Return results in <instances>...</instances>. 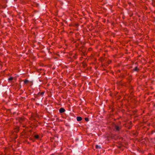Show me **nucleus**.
<instances>
[{"instance_id":"f257e3e1","label":"nucleus","mask_w":155,"mask_h":155,"mask_svg":"<svg viewBox=\"0 0 155 155\" xmlns=\"http://www.w3.org/2000/svg\"><path fill=\"white\" fill-rule=\"evenodd\" d=\"M115 129L117 131H119L120 129L121 128V127L120 126H118L116 124H115L114 126Z\"/></svg>"},{"instance_id":"f03ea898","label":"nucleus","mask_w":155,"mask_h":155,"mask_svg":"<svg viewBox=\"0 0 155 155\" xmlns=\"http://www.w3.org/2000/svg\"><path fill=\"white\" fill-rule=\"evenodd\" d=\"M65 111V110L63 108H61L59 110V111L60 113H62L64 112Z\"/></svg>"},{"instance_id":"7ed1b4c3","label":"nucleus","mask_w":155,"mask_h":155,"mask_svg":"<svg viewBox=\"0 0 155 155\" xmlns=\"http://www.w3.org/2000/svg\"><path fill=\"white\" fill-rule=\"evenodd\" d=\"M76 119H77V120L78 121H81L82 119L81 117H80V116L77 117Z\"/></svg>"},{"instance_id":"20e7f679","label":"nucleus","mask_w":155,"mask_h":155,"mask_svg":"<svg viewBox=\"0 0 155 155\" xmlns=\"http://www.w3.org/2000/svg\"><path fill=\"white\" fill-rule=\"evenodd\" d=\"M96 148L97 149H101V146L100 145H96Z\"/></svg>"},{"instance_id":"39448f33","label":"nucleus","mask_w":155,"mask_h":155,"mask_svg":"<svg viewBox=\"0 0 155 155\" xmlns=\"http://www.w3.org/2000/svg\"><path fill=\"white\" fill-rule=\"evenodd\" d=\"M34 137L36 139H38L39 138V136L38 135H35Z\"/></svg>"},{"instance_id":"423d86ee","label":"nucleus","mask_w":155,"mask_h":155,"mask_svg":"<svg viewBox=\"0 0 155 155\" xmlns=\"http://www.w3.org/2000/svg\"><path fill=\"white\" fill-rule=\"evenodd\" d=\"M13 79V78H12V77H10L8 79V80L9 81H12Z\"/></svg>"},{"instance_id":"0eeeda50","label":"nucleus","mask_w":155,"mask_h":155,"mask_svg":"<svg viewBox=\"0 0 155 155\" xmlns=\"http://www.w3.org/2000/svg\"><path fill=\"white\" fill-rule=\"evenodd\" d=\"M85 120L87 121H89V119L87 117L85 118Z\"/></svg>"},{"instance_id":"6e6552de","label":"nucleus","mask_w":155,"mask_h":155,"mask_svg":"<svg viewBox=\"0 0 155 155\" xmlns=\"http://www.w3.org/2000/svg\"><path fill=\"white\" fill-rule=\"evenodd\" d=\"M138 68H137V67H136L135 68V69H134V70L135 71H137V70H138Z\"/></svg>"},{"instance_id":"1a4fd4ad","label":"nucleus","mask_w":155,"mask_h":155,"mask_svg":"<svg viewBox=\"0 0 155 155\" xmlns=\"http://www.w3.org/2000/svg\"><path fill=\"white\" fill-rule=\"evenodd\" d=\"M28 82V81L27 80H26L25 81L24 83L25 84H26V83H27Z\"/></svg>"},{"instance_id":"9d476101","label":"nucleus","mask_w":155,"mask_h":155,"mask_svg":"<svg viewBox=\"0 0 155 155\" xmlns=\"http://www.w3.org/2000/svg\"><path fill=\"white\" fill-rule=\"evenodd\" d=\"M44 93V92H42L41 93V95L43 96Z\"/></svg>"}]
</instances>
